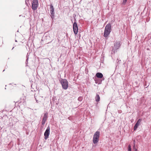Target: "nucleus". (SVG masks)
<instances>
[{"instance_id": "nucleus-1", "label": "nucleus", "mask_w": 151, "mask_h": 151, "mask_svg": "<svg viewBox=\"0 0 151 151\" xmlns=\"http://www.w3.org/2000/svg\"><path fill=\"white\" fill-rule=\"evenodd\" d=\"M111 30V25L110 24H107L105 29L104 36L105 38H108Z\"/></svg>"}, {"instance_id": "nucleus-2", "label": "nucleus", "mask_w": 151, "mask_h": 151, "mask_svg": "<svg viewBox=\"0 0 151 151\" xmlns=\"http://www.w3.org/2000/svg\"><path fill=\"white\" fill-rule=\"evenodd\" d=\"M100 136V132L99 131H96L94 134L93 138V142L94 144L97 143L99 140Z\"/></svg>"}, {"instance_id": "nucleus-3", "label": "nucleus", "mask_w": 151, "mask_h": 151, "mask_svg": "<svg viewBox=\"0 0 151 151\" xmlns=\"http://www.w3.org/2000/svg\"><path fill=\"white\" fill-rule=\"evenodd\" d=\"M60 83L62 84L63 89L65 90H66L67 89L68 85V82L66 79H62L60 81Z\"/></svg>"}, {"instance_id": "nucleus-4", "label": "nucleus", "mask_w": 151, "mask_h": 151, "mask_svg": "<svg viewBox=\"0 0 151 151\" xmlns=\"http://www.w3.org/2000/svg\"><path fill=\"white\" fill-rule=\"evenodd\" d=\"M32 8L33 10H36L38 6V0H33L32 2Z\"/></svg>"}, {"instance_id": "nucleus-5", "label": "nucleus", "mask_w": 151, "mask_h": 151, "mask_svg": "<svg viewBox=\"0 0 151 151\" xmlns=\"http://www.w3.org/2000/svg\"><path fill=\"white\" fill-rule=\"evenodd\" d=\"M50 12L51 14L50 16L53 20L55 18V12H54V9L52 5V4L50 5Z\"/></svg>"}, {"instance_id": "nucleus-6", "label": "nucleus", "mask_w": 151, "mask_h": 151, "mask_svg": "<svg viewBox=\"0 0 151 151\" xmlns=\"http://www.w3.org/2000/svg\"><path fill=\"white\" fill-rule=\"evenodd\" d=\"M76 20L75 19H74L75 22L73 24V32L76 35L77 34L78 30V25L76 22Z\"/></svg>"}, {"instance_id": "nucleus-7", "label": "nucleus", "mask_w": 151, "mask_h": 151, "mask_svg": "<svg viewBox=\"0 0 151 151\" xmlns=\"http://www.w3.org/2000/svg\"><path fill=\"white\" fill-rule=\"evenodd\" d=\"M50 132V127L49 126H48L45 132L44 133V135L45 136L44 138L45 139H47L49 136Z\"/></svg>"}, {"instance_id": "nucleus-8", "label": "nucleus", "mask_w": 151, "mask_h": 151, "mask_svg": "<svg viewBox=\"0 0 151 151\" xmlns=\"http://www.w3.org/2000/svg\"><path fill=\"white\" fill-rule=\"evenodd\" d=\"M48 116V113H45L44 114V116L42 119V124L44 125L45 123V121L47 120Z\"/></svg>"}, {"instance_id": "nucleus-9", "label": "nucleus", "mask_w": 151, "mask_h": 151, "mask_svg": "<svg viewBox=\"0 0 151 151\" xmlns=\"http://www.w3.org/2000/svg\"><path fill=\"white\" fill-rule=\"evenodd\" d=\"M142 119H139L137 121L134 127V130H136L138 127V126L140 124Z\"/></svg>"}, {"instance_id": "nucleus-10", "label": "nucleus", "mask_w": 151, "mask_h": 151, "mask_svg": "<svg viewBox=\"0 0 151 151\" xmlns=\"http://www.w3.org/2000/svg\"><path fill=\"white\" fill-rule=\"evenodd\" d=\"M120 46V42H116L114 43L113 49L117 50L119 47Z\"/></svg>"}, {"instance_id": "nucleus-11", "label": "nucleus", "mask_w": 151, "mask_h": 151, "mask_svg": "<svg viewBox=\"0 0 151 151\" xmlns=\"http://www.w3.org/2000/svg\"><path fill=\"white\" fill-rule=\"evenodd\" d=\"M96 76L98 78H101L103 77V75L101 73H97L96 74Z\"/></svg>"}, {"instance_id": "nucleus-12", "label": "nucleus", "mask_w": 151, "mask_h": 151, "mask_svg": "<svg viewBox=\"0 0 151 151\" xmlns=\"http://www.w3.org/2000/svg\"><path fill=\"white\" fill-rule=\"evenodd\" d=\"M95 100L97 102H99L100 100V97L99 95L97 94H96V96L95 97Z\"/></svg>"}, {"instance_id": "nucleus-13", "label": "nucleus", "mask_w": 151, "mask_h": 151, "mask_svg": "<svg viewBox=\"0 0 151 151\" xmlns=\"http://www.w3.org/2000/svg\"><path fill=\"white\" fill-rule=\"evenodd\" d=\"M128 151H132V149L131 145H129L128 147Z\"/></svg>"}, {"instance_id": "nucleus-14", "label": "nucleus", "mask_w": 151, "mask_h": 151, "mask_svg": "<svg viewBox=\"0 0 151 151\" xmlns=\"http://www.w3.org/2000/svg\"><path fill=\"white\" fill-rule=\"evenodd\" d=\"M35 99L36 100V102H37V103H38L39 101H38V100L37 99V96H35Z\"/></svg>"}, {"instance_id": "nucleus-15", "label": "nucleus", "mask_w": 151, "mask_h": 151, "mask_svg": "<svg viewBox=\"0 0 151 151\" xmlns=\"http://www.w3.org/2000/svg\"><path fill=\"white\" fill-rule=\"evenodd\" d=\"M134 151H137V149L136 148H135V145H134L133 147Z\"/></svg>"}, {"instance_id": "nucleus-16", "label": "nucleus", "mask_w": 151, "mask_h": 151, "mask_svg": "<svg viewBox=\"0 0 151 151\" xmlns=\"http://www.w3.org/2000/svg\"><path fill=\"white\" fill-rule=\"evenodd\" d=\"M127 0H124L123 1V3H125L127 1Z\"/></svg>"}, {"instance_id": "nucleus-17", "label": "nucleus", "mask_w": 151, "mask_h": 151, "mask_svg": "<svg viewBox=\"0 0 151 151\" xmlns=\"http://www.w3.org/2000/svg\"><path fill=\"white\" fill-rule=\"evenodd\" d=\"M117 60H118V61H117V63H119V62L121 61V60H118V59H117Z\"/></svg>"}, {"instance_id": "nucleus-18", "label": "nucleus", "mask_w": 151, "mask_h": 151, "mask_svg": "<svg viewBox=\"0 0 151 151\" xmlns=\"http://www.w3.org/2000/svg\"><path fill=\"white\" fill-rule=\"evenodd\" d=\"M28 58H27V59L26 60V62H28Z\"/></svg>"}, {"instance_id": "nucleus-19", "label": "nucleus", "mask_w": 151, "mask_h": 151, "mask_svg": "<svg viewBox=\"0 0 151 151\" xmlns=\"http://www.w3.org/2000/svg\"><path fill=\"white\" fill-rule=\"evenodd\" d=\"M29 1V0H26L25 2H28Z\"/></svg>"}, {"instance_id": "nucleus-20", "label": "nucleus", "mask_w": 151, "mask_h": 151, "mask_svg": "<svg viewBox=\"0 0 151 151\" xmlns=\"http://www.w3.org/2000/svg\"><path fill=\"white\" fill-rule=\"evenodd\" d=\"M27 2H25V3H26V4L27 5H28Z\"/></svg>"}, {"instance_id": "nucleus-21", "label": "nucleus", "mask_w": 151, "mask_h": 151, "mask_svg": "<svg viewBox=\"0 0 151 151\" xmlns=\"http://www.w3.org/2000/svg\"><path fill=\"white\" fill-rule=\"evenodd\" d=\"M14 48V47H13V48H12V50H13Z\"/></svg>"}, {"instance_id": "nucleus-22", "label": "nucleus", "mask_w": 151, "mask_h": 151, "mask_svg": "<svg viewBox=\"0 0 151 151\" xmlns=\"http://www.w3.org/2000/svg\"><path fill=\"white\" fill-rule=\"evenodd\" d=\"M15 42H17V41L16 40H15Z\"/></svg>"}, {"instance_id": "nucleus-23", "label": "nucleus", "mask_w": 151, "mask_h": 151, "mask_svg": "<svg viewBox=\"0 0 151 151\" xmlns=\"http://www.w3.org/2000/svg\"><path fill=\"white\" fill-rule=\"evenodd\" d=\"M4 70H3V71H4Z\"/></svg>"}]
</instances>
